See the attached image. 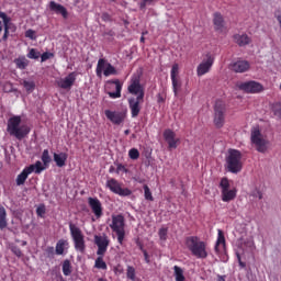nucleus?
<instances>
[{
  "label": "nucleus",
  "mask_w": 281,
  "mask_h": 281,
  "mask_svg": "<svg viewBox=\"0 0 281 281\" xmlns=\"http://www.w3.org/2000/svg\"><path fill=\"white\" fill-rule=\"evenodd\" d=\"M30 126L21 125V116L13 115L8 120L7 123V132L11 137H15V139H25L27 135H30Z\"/></svg>",
  "instance_id": "obj_1"
},
{
  "label": "nucleus",
  "mask_w": 281,
  "mask_h": 281,
  "mask_svg": "<svg viewBox=\"0 0 281 281\" xmlns=\"http://www.w3.org/2000/svg\"><path fill=\"white\" fill-rule=\"evenodd\" d=\"M186 246L194 258L205 260L207 258V243L201 240L198 236H190L186 239Z\"/></svg>",
  "instance_id": "obj_2"
},
{
  "label": "nucleus",
  "mask_w": 281,
  "mask_h": 281,
  "mask_svg": "<svg viewBox=\"0 0 281 281\" xmlns=\"http://www.w3.org/2000/svg\"><path fill=\"white\" fill-rule=\"evenodd\" d=\"M110 229L116 234L119 245H124V238H126V218L124 215H112Z\"/></svg>",
  "instance_id": "obj_3"
},
{
  "label": "nucleus",
  "mask_w": 281,
  "mask_h": 281,
  "mask_svg": "<svg viewBox=\"0 0 281 281\" xmlns=\"http://www.w3.org/2000/svg\"><path fill=\"white\" fill-rule=\"evenodd\" d=\"M226 170L238 175L243 170V154L237 149H229L226 157Z\"/></svg>",
  "instance_id": "obj_4"
},
{
  "label": "nucleus",
  "mask_w": 281,
  "mask_h": 281,
  "mask_svg": "<svg viewBox=\"0 0 281 281\" xmlns=\"http://www.w3.org/2000/svg\"><path fill=\"white\" fill-rule=\"evenodd\" d=\"M250 142L255 146L257 153L265 155L269 150V139L262 135L259 127H254L250 132Z\"/></svg>",
  "instance_id": "obj_5"
},
{
  "label": "nucleus",
  "mask_w": 281,
  "mask_h": 281,
  "mask_svg": "<svg viewBox=\"0 0 281 281\" xmlns=\"http://www.w3.org/2000/svg\"><path fill=\"white\" fill-rule=\"evenodd\" d=\"M69 231L76 251L85 254V249H87V244L85 241V234H82V229H80V227H78L76 224L69 223Z\"/></svg>",
  "instance_id": "obj_6"
},
{
  "label": "nucleus",
  "mask_w": 281,
  "mask_h": 281,
  "mask_svg": "<svg viewBox=\"0 0 281 281\" xmlns=\"http://www.w3.org/2000/svg\"><path fill=\"white\" fill-rule=\"evenodd\" d=\"M227 113V105L225 102L217 100L214 105L213 124L216 128L225 126V115Z\"/></svg>",
  "instance_id": "obj_7"
},
{
  "label": "nucleus",
  "mask_w": 281,
  "mask_h": 281,
  "mask_svg": "<svg viewBox=\"0 0 281 281\" xmlns=\"http://www.w3.org/2000/svg\"><path fill=\"white\" fill-rule=\"evenodd\" d=\"M231 188L232 186L229 184V179L222 178L220 182V189L223 203H229L236 199L238 190L236 188Z\"/></svg>",
  "instance_id": "obj_8"
},
{
  "label": "nucleus",
  "mask_w": 281,
  "mask_h": 281,
  "mask_svg": "<svg viewBox=\"0 0 281 281\" xmlns=\"http://www.w3.org/2000/svg\"><path fill=\"white\" fill-rule=\"evenodd\" d=\"M122 87H124V83H122L120 79L108 80L105 91L109 94V98H111L112 100H117V98H122Z\"/></svg>",
  "instance_id": "obj_9"
},
{
  "label": "nucleus",
  "mask_w": 281,
  "mask_h": 281,
  "mask_svg": "<svg viewBox=\"0 0 281 281\" xmlns=\"http://www.w3.org/2000/svg\"><path fill=\"white\" fill-rule=\"evenodd\" d=\"M105 187L110 189V192H113V194H117L119 196H131L133 194L131 189L122 188V184L115 178L108 179Z\"/></svg>",
  "instance_id": "obj_10"
},
{
  "label": "nucleus",
  "mask_w": 281,
  "mask_h": 281,
  "mask_svg": "<svg viewBox=\"0 0 281 281\" xmlns=\"http://www.w3.org/2000/svg\"><path fill=\"white\" fill-rule=\"evenodd\" d=\"M94 245H97V256H104L109 249V245H111V239L106 234L95 235L94 236Z\"/></svg>",
  "instance_id": "obj_11"
},
{
  "label": "nucleus",
  "mask_w": 281,
  "mask_h": 281,
  "mask_svg": "<svg viewBox=\"0 0 281 281\" xmlns=\"http://www.w3.org/2000/svg\"><path fill=\"white\" fill-rule=\"evenodd\" d=\"M237 88L239 91H244L245 93H260L265 90L262 85L257 81H245L237 83Z\"/></svg>",
  "instance_id": "obj_12"
},
{
  "label": "nucleus",
  "mask_w": 281,
  "mask_h": 281,
  "mask_svg": "<svg viewBox=\"0 0 281 281\" xmlns=\"http://www.w3.org/2000/svg\"><path fill=\"white\" fill-rule=\"evenodd\" d=\"M0 19H2V23H3V27H4V33L2 35V38L0 40V43L3 42L5 43V41H8L9 36H10V30H12L13 27V32L14 30H16V27L12 24V19L10 16H8V14L3 11H0Z\"/></svg>",
  "instance_id": "obj_13"
},
{
  "label": "nucleus",
  "mask_w": 281,
  "mask_h": 281,
  "mask_svg": "<svg viewBox=\"0 0 281 281\" xmlns=\"http://www.w3.org/2000/svg\"><path fill=\"white\" fill-rule=\"evenodd\" d=\"M214 65V56L206 54V59L199 64L196 67V76L201 78V76H205V74H210V69Z\"/></svg>",
  "instance_id": "obj_14"
},
{
  "label": "nucleus",
  "mask_w": 281,
  "mask_h": 281,
  "mask_svg": "<svg viewBox=\"0 0 281 281\" xmlns=\"http://www.w3.org/2000/svg\"><path fill=\"white\" fill-rule=\"evenodd\" d=\"M142 102H144L143 94L137 95V98H130L128 99V106L131 110L132 117H137L142 112Z\"/></svg>",
  "instance_id": "obj_15"
},
{
  "label": "nucleus",
  "mask_w": 281,
  "mask_h": 281,
  "mask_svg": "<svg viewBox=\"0 0 281 281\" xmlns=\"http://www.w3.org/2000/svg\"><path fill=\"white\" fill-rule=\"evenodd\" d=\"M88 205L95 218H102L104 215V209L102 207V202H100L98 198H88Z\"/></svg>",
  "instance_id": "obj_16"
},
{
  "label": "nucleus",
  "mask_w": 281,
  "mask_h": 281,
  "mask_svg": "<svg viewBox=\"0 0 281 281\" xmlns=\"http://www.w3.org/2000/svg\"><path fill=\"white\" fill-rule=\"evenodd\" d=\"M127 91L132 95H143L144 98V87H142L139 77H132L130 85L127 87Z\"/></svg>",
  "instance_id": "obj_17"
},
{
  "label": "nucleus",
  "mask_w": 281,
  "mask_h": 281,
  "mask_svg": "<svg viewBox=\"0 0 281 281\" xmlns=\"http://www.w3.org/2000/svg\"><path fill=\"white\" fill-rule=\"evenodd\" d=\"M105 117H108L112 124L120 126L126 120V113L120 111L105 110Z\"/></svg>",
  "instance_id": "obj_18"
},
{
  "label": "nucleus",
  "mask_w": 281,
  "mask_h": 281,
  "mask_svg": "<svg viewBox=\"0 0 281 281\" xmlns=\"http://www.w3.org/2000/svg\"><path fill=\"white\" fill-rule=\"evenodd\" d=\"M249 67L251 66L247 60H238L229 65V69L235 74H245V71H249Z\"/></svg>",
  "instance_id": "obj_19"
},
{
  "label": "nucleus",
  "mask_w": 281,
  "mask_h": 281,
  "mask_svg": "<svg viewBox=\"0 0 281 281\" xmlns=\"http://www.w3.org/2000/svg\"><path fill=\"white\" fill-rule=\"evenodd\" d=\"M165 142H167L169 148H177L180 139L177 138V134L172 130H166L164 132Z\"/></svg>",
  "instance_id": "obj_20"
},
{
  "label": "nucleus",
  "mask_w": 281,
  "mask_h": 281,
  "mask_svg": "<svg viewBox=\"0 0 281 281\" xmlns=\"http://www.w3.org/2000/svg\"><path fill=\"white\" fill-rule=\"evenodd\" d=\"M76 82V72H70L66 78L60 79L57 85L60 89H71Z\"/></svg>",
  "instance_id": "obj_21"
},
{
  "label": "nucleus",
  "mask_w": 281,
  "mask_h": 281,
  "mask_svg": "<svg viewBox=\"0 0 281 281\" xmlns=\"http://www.w3.org/2000/svg\"><path fill=\"white\" fill-rule=\"evenodd\" d=\"M49 10L50 12H55V14H61L63 19H67V16H69V12L67 11V8H65L60 3H57L56 1L49 2Z\"/></svg>",
  "instance_id": "obj_22"
},
{
  "label": "nucleus",
  "mask_w": 281,
  "mask_h": 281,
  "mask_svg": "<svg viewBox=\"0 0 281 281\" xmlns=\"http://www.w3.org/2000/svg\"><path fill=\"white\" fill-rule=\"evenodd\" d=\"M213 25L215 32H223V30H225V18H223L221 12H215L213 14Z\"/></svg>",
  "instance_id": "obj_23"
},
{
  "label": "nucleus",
  "mask_w": 281,
  "mask_h": 281,
  "mask_svg": "<svg viewBox=\"0 0 281 281\" xmlns=\"http://www.w3.org/2000/svg\"><path fill=\"white\" fill-rule=\"evenodd\" d=\"M225 233H223L222 229H217V239L215 243V247H214V251L215 254H221V251H223V249H225Z\"/></svg>",
  "instance_id": "obj_24"
},
{
  "label": "nucleus",
  "mask_w": 281,
  "mask_h": 281,
  "mask_svg": "<svg viewBox=\"0 0 281 281\" xmlns=\"http://www.w3.org/2000/svg\"><path fill=\"white\" fill-rule=\"evenodd\" d=\"M234 42L239 46V47H245L251 43V37L247 35V33L243 34H235L233 36Z\"/></svg>",
  "instance_id": "obj_25"
},
{
  "label": "nucleus",
  "mask_w": 281,
  "mask_h": 281,
  "mask_svg": "<svg viewBox=\"0 0 281 281\" xmlns=\"http://www.w3.org/2000/svg\"><path fill=\"white\" fill-rule=\"evenodd\" d=\"M30 175H32V167H25L15 179L16 186H25V181H27Z\"/></svg>",
  "instance_id": "obj_26"
},
{
  "label": "nucleus",
  "mask_w": 281,
  "mask_h": 281,
  "mask_svg": "<svg viewBox=\"0 0 281 281\" xmlns=\"http://www.w3.org/2000/svg\"><path fill=\"white\" fill-rule=\"evenodd\" d=\"M67 153L54 154V161L58 168H63L67 164Z\"/></svg>",
  "instance_id": "obj_27"
},
{
  "label": "nucleus",
  "mask_w": 281,
  "mask_h": 281,
  "mask_svg": "<svg viewBox=\"0 0 281 281\" xmlns=\"http://www.w3.org/2000/svg\"><path fill=\"white\" fill-rule=\"evenodd\" d=\"M66 247H69V241H67V239H59L55 247L56 255L63 256V254H65Z\"/></svg>",
  "instance_id": "obj_28"
},
{
  "label": "nucleus",
  "mask_w": 281,
  "mask_h": 281,
  "mask_svg": "<svg viewBox=\"0 0 281 281\" xmlns=\"http://www.w3.org/2000/svg\"><path fill=\"white\" fill-rule=\"evenodd\" d=\"M106 65H109V61L106 59L100 58L98 60L97 68H95V75L98 78H102V72H104Z\"/></svg>",
  "instance_id": "obj_29"
},
{
  "label": "nucleus",
  "mask_w": 281,
  "mask_h": 281,
  "mask_svg": "<svg viewBox=\"0 0 281 281\" xmlns=\"http://www.w3.org/2000/svg\"><path fill=\"white\" fill-rule=\"evenodd\" d=\"M14 65L18 69H27V65H30V60L25 58V56L18 57L14 59Z\"/></svg>",
  "instance_id": "obj_30"
},
{
  "label": "nucleus",
  "mask_w": 281,
  "mask_h": 281,
  "mask_svg": "<svg viewBox=\"0 0 281 281\" xmlns=\"http://www.w3.org/2000/svg\"><path fill=\"white\" fill-rule=\"evenodd\" d=\"M8 213L5 212V207H0V229H5L8 227Z\"/></svg>",
  "instance_id": "obj_31"
},
{
  "label": "nucleus",
  "mask_w": 281,
  "mask_h": 281,
  "mask_svg": "<svg viewBox=\"0 0 281 281\" xmlns=\"http://www.w3.org/2000/svg\"><path fill=\"white\" fill-rule=\"evenodd\" d=\"M61 269H63L64 276L66 277L71 276V272L74 271L71 267V261L69 259L64 260Z\"/></svg>",
  "instance_id": "obj_32"
},
{
  "label": "nucleus",
  "mask_w": 281,
  "mask_h": 281,
  "mask_svg": "<svg viewBox=\"0 0 281 281\" xmlns=\"http://www.w3.org/2000/svg\"><path fill=\"white\" fill-rule=\"evenodd\" d=\"M99 257L94 261L95 269H102L103 271H106V262L104 261V255H98Z\"/></svg>",
  "instance_id": "obj_33"
},
{
  "label": "nucleus",
  "mask_w": 281,
  "mask_h": 281,
  "mask_svg": "<svg viewBox=\"0 0 281 281\" xmlns=\"http://www.w3.org/2000/svg\"><path fill=\"white\" fill-rule=\"evenodd\" d=\"M103 76L109 78V76H117V69L111 63L106 64V68L103 70Z\"/></svg>",
  "instance_id": "obj_34"
},
{
  "label": "nucleus",
  "mask_w": 281,
  "mask_h": 281,
  "mask_svg": "<svg viewBox=\"0 0 281 281\" xmlns=\"http://www.w3.org/2000/svg\"><path fill=\"white\" fill-rule=\"evenodd\" d=\"M26 168H32V172H35V175H41L43 170H45V167H43V162L41 160H37L34 165H30Z\"/></svg>",
  "instance_id": "obj_35"
},
{
  "label": "nucleus",
  "mask_w": 281,
  "mask_h": 281,
  "mask_svg": "<svg viewBox=\"0 0 281 281\" xmlns=\"http://www.w3.org/2000/svg\"><path fill=\"white\" fill-rule=\"evenodd\" d=\"M173 271L176 281H186V277L183 276V269H181V267L175 266Z\"/></svg>",
  "instance_id": "obj_36"
},
{
  "label": "nucleus",
  "mask_w": 281,
  "mask_h": 281,
  "mask_svg": "<svg viewBox=\"0 0 281 281\" xmlns=\"http://www.w3.org/2000/svg\"><path fill=\"white\" fill-rule=\"evenodd\" d=\"M171 82L175 95H179V90L181 89V81L179 80V77L171 79Z\"/></svg>",
  "instance_id": "obj_37"
},
{
  "label": "nucleus",
  "mask_w": 281,
  "mask_h": 281,
  "mask_svg": "<svg viewBox=\"0 0 281 281\" xmlns=\"http://www.w3.org/2000/svg\"><path fill=\"white\" fill-rule=\"evenodd\" d=\"M143 190H144L145 201H155V198L153 196V192L150 191V188L148 187V184H144Z\"/></svg>",
  "instance_id": "obj_38"
},
{
  "label": "nucleus",
  "mask_w": 281,
  "mask_h": 281,
  "mask_svg": "<svg viewBox=\"0 0 281 281\" xmlns=\"http://www.w3.org/2000/svg\"><path fill=\"white\" fill-rule=\"evenodd\" d=\"M22 85L27 93H32V91L36 89V83L34 81L24 80Z\"/></svg>",
  "instance_id": "obj_39"
},
{
  "label": "nucleus",
  "mask_w": 281,
  "mask_h": 281,
  "mask_svg": "<svg viewBox=\"0 0 281 281\" xmlns=\"http://www.w3.org/2000/svg\"><path fill=\"white\" fill-rule=\"evenodd\" d=\"M27 58H31V60H38V58H41V52L35 48H31L27 54Z\"/></svg>",
  "instance_id": "obj_40"
},
{
  "label": "nucleus",
  "mask_w": 281,
  "mask_h": 281,
  "mask_svg": "<svg viewBox=\"0 0 281 281\" xmlns=\"http://www.w3.org/2000/svg\"><path fill=\"white\" fill-rule=\"evenodd\" d=\"M158 236L159 239L162 240L164 243H166V240H168V228H160L158 231Z\"/></svg>",
  "instance_id": "obj_41"
},
{
  "label": "nucleus",
  "mask_w": 281,
  "mask_h": 281,
  "mask_svg": "<svg viewBox=\"0 0 281 281\" xmlns=\"http://www.w3.org/2000/svg\"><path fill=\"white\" fill-rule=\"evenodd\" d=\"M42 161H43L44 166H47V164H49V161H52V157H49L48 149H44V151L42 154Z\"/></svg>",
  "instance_id": "obj_42"
},
{
  "label": "nucleus",
  "mask_w": 281,
  "mask_h": 281,
  "mask_svg": "<svg viewBox=\"0 0 281 281\" xmlns=\"http://www.w3.org/2000/svg\"><path fill=\"white\" fill-rule=\"evenodd\" d=\"M128 157H130V159H133V160L139 159V149H137V148L130 149Z\"/></svg>",
  "instance_id": "obj_43"
},
{
  "label": "nucleus",
  "mask_w": 281,
  "mask_h": 281,
  "mask_svg": "<svg viewBox=\"0 0 281 281\" xmlns=\"http://www.w3.org/2000/svg\"><path fill=\"white\" fill-rule=\"evenodd\" d=\"M126 276L128 280H135V268L133 266L127 267Z\"/></svg>",
  "instance_id": "obj_44"
},
{
  "label": "nucleus",
  "mask_w": 281,
  "mask_h": 281,
  "mask_svg": "<svg viewBox=\"0 0 281 281\" xmlns=\"http://www.w3.org/2000/svg\"><path fill=\"white\" fill-rule=\"evenodd\" d=\"M179 64H173L171 68V79L179 78Z\"/></svg>",
  "instance_id": "obj_45"
},
{
  "label": "nucleus",
  "mask_w": 281,
  "mask_h": 281,
  "mask_svg": "<svg viewBox=\"0 0 281 281\" xmlns=\"http://www.w3.org/2000/svg\"><path fill=\"white\" fill-rule=\"evenodd\" d=\"M272 111L274 113V115H278L279 117H281V103L277 102L272 105Z\"/></svg>",
  "instance_id": "obj_46"
},
{
  "label": "nucleus",
  "mask_w": 281,
  "mask_h": 281,
  "mask_svg": "<svg viewBox=\"0 0 281 281\" xmlns=\"http://www.w3.org/2000/svg\"><path fill=\"white\" fill-rule=\"evenodd\" d=\"M49 58H54V53L45 52L41 55V61L45 63L46 60H49Z\"/></svg>",
  "instance_id": "obj_47"
},
{
  "label": "nucleus",
  "mask_w": 281,
  "mask_h": 281,
  "mask_svg": "<svg viewBox=\"0 0 281 281\" xmlns=\"http://www.w3.org/2000/svg\"><path fill=\"white\" fill-rule=\"evenodd\" d=\"M35 34H36V32H34V30L30 29L25 32V37L31 38V41H36Z\"/></svg>",
  "instance_id": "obj_48"
},
{
  "label": "nucleus",
  "mask_w": 281,
  "mask_h": 281,
  "mask_svg": "<svg viewBox=\"0 0 281 281\" xmlns=\"http://www.w3.org/2000/svg\"><path fill=\"white\" fill-rule=\"evenodd\" d=\"M12 254H14V256H16L18 258H21V256H23V251H21V248H19L18 246H13L11 248Z\"/></svg>",
  "instance_id": "obj_49"
},
{
  "label": "nucleus",
  "mask_w": 281,
  "mask_h": 281,
  "mask_svg": "<svg viewBox=\"0 0 281 281\" xmlns=\"http://www.w3.org/2000/svg\"><path fill=\"white\" fill-rule=\"evenodd\" d=\"M116 172L120 173V172H128V169L126 168V166L122 165V164H119L117 167H116Z\"/></svg>",
  "instance_id": "obj_50"
},
{
  "label": "nucleus",
  "mask_w": 281,
  "mask_h": 281,
  "mask_svg": "<svg viewBox=\"0 0 281 281\" xmlns=\"http://www.w3.org/2000/svg\"><path fill=\"white\" fill-rule=\"evenodd\" d=\"M36 214H37V216L43 217V215L45 214V206H38L36 209Z\"/></svg>",
  "instance_id": "obj_51"
},
{
  "label": "nucleus",
  "mask_w": 281,
  "mask_h": 281,
  "mask_svg": "<svg viewBox=\"0 0 281 281\" xmlns=\"http://www.w3.org/2000/svg\"><path fill=\"white\" fill-rule=\"evenodd\" d=\"M143 255H144V258H145V262L147 265H150V256L148 255V251L143 250Z\"/></svg>",
  "instance_id": "obj_52"
},
{
  "label": "nucleus",
  "mask_w": 281,
  "mask_h": 281,
  "mask_svg": "<svg viewBox=\"0 0 281 281\" xmlns=\"http://www.w3.org/2000/svg\"><path fill=\"white\" fill-rule=\"evenodd\" d=\"M47 256H54V247L49 246L46 248Z\"/></svg>",
  "instance_id": "obj_53"
},
{
  "label": "nucleus",
  "mask_w": 281,
  "mask_h": 281,
  "mask_svg": "<svg viewBox=\"0 0 281 281\" xmlns=\"http://www.w3.org/2000/svg\"><path fill=\"white\" fill-rule=\"evenodd\" d=\"M237 259L239 262V267H241V269H245V267H247V265L245 262H243V260L240 259V255H237Z\"/></svg>",
  "instance_id": "obj_54"
},
{
  "label": "nucleus",
  "mask_w": 281,
  "mask_h": 281,
  "mask_svg": "<svg viewBox=\"0 0 281 281\" xmlns=\"http://www.w3.org/2000/svg\"><path fill=\"white\" fill-rule=\"evenodd\" d=\"M111 19V15H109V13H103L102 14V20L103 21H109Z\"/></svg>",
  "instance_id": "obj_55"
},
{
  "label": "nucleus",
  "mask_w": 281,
  "mask_h": 281,
  "mask_svg": "<svg viewBox=\"0 0 281 281\" xmlns=\"http://www.w3.org/2000/svg\"><path fill=\"white\" fill-rule=\"evenodd\" d=\"M137 245H138L140 251H146V249H144V245L142 243L137 241Z\"/></svg>",
  "instance_id": "obj_56"
},
{
  "label": "nucleus",
  "mask_w": 281,
  "mask_h": 281,
  "mask_svg": "<svg viewBox=\"0 0 281 281\" xmlns=\"http://www.w3.org/2000/svg\"><path fill=\"white\" fill-rule=\"evenodd\" d=\"M158 102H164V97H161V94H158Z\"/></svg>",
  "instance_id": "obj_57"
},
{
  "label": "nucleus",
  "mask_w": 281,
  "mask_h": 281,
  "mask_svg": "<svg viewBox=\"0 0 281 281\" xmlns=\"http://www.w3.org/2000/svg\"><path fill=\"white\" fill-rule=\"evenodd\" d=\"M3 32V22L0 21V34Z\"/></svg>",
  "instance_id": "obj_58"
},
{
  "label": "nucleus",
  "mask_w": 281,
  "mask_h": 281,
  "mask_svg": "<svg viewBox=\"0 0 281 281\" xmlns=\"http://www.w3.org/2000/svg\"><path fill=\"white\" fill-rule=\"evenodd\" d=\"M217 281H225V277H223V276H218Z\"/></svg>",
  "instance_id": "obj_59"
},
{
  "label": "nucleus",
  "mask_w": 281,
  "mask_h": 281,
  "mask_svg": "<svg viewBox=\"0 0 281 281\" xmlns=\"http://www.w3.org/2000/svg\"><path fill=\"white\" fill-rule=\"evenodd\" d=\"M124 134H125V135H131V130H125V131H124Z\"/></svg>",
  "instance_id": "obj_60"
},
{
  "label": "nucleus",
  "mask_w": 281,
  "mask_h": 281,
  "mask_svg": "<svg viewBox=\"0 0 281 281\" xmlns=\"http://www.w3.org/2000/svg\"><path fill=\"white\" fill-rule=\"evenodd\" d=\"M23 247H25V245H27V241H22Z\"/></svg>",
  "instance_id": "obj_61"
},
{
  "label": "nucleus",
  "mask_w": 281,
  "mask_h": 281,
  "mask_svg": "<svg viewBox=\"0 0 281 281\" xmlns=\"http://www.w3.org/2000/svg\"><path fill=\"white\" fill-rule=\"evenodd\" d=\"M144 41H145V40H144V36H142V37H140V43H144Z\"/></svg>",
  "instance_id": "obj_62"
},
{
  "label": "nucleus",
  "mask_w": 281,
  "mask_h": 281,
  "mask_svg": "<svg viewBox=\"0 0 281 281\" xmlns=\"http://www.w3.org/2000/svg\"><path fill=\"white\" fill-rule=\"evenodd\" d=\"M110 172H113V167L110 168Z\"/></svg>",
  "instance_id": "obj_63"
},
{
  "label": "nucleus",
  "mask_w": 281,
  "mask_h": 281,
  "mask_svg": "<svg viewBox=\"0 0 281 281\" xmlns=\"http://www.w3.org/2000/svg\"><path fill=\"white\" fill-rule=\"evenodd\" d=\"M259 199H262V194L259 195Z\"/></svg>",
  "instance_id": "obj_64"
}]
</instances>
